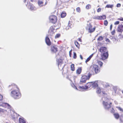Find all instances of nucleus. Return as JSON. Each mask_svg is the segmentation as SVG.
<instances>
[{"label":"nucleus","instance_id":"nucleus-1","mask_svg":"<svg viewBox=\"0 0 123 123\" xmlns=\"http://www.w3.org/2000/svg\"><path fill=\"white\" fill-rule=\"evenodd\" d=\"M10 95L11 97L16 99H18L21 96V94L19 89L17 88V89H16L12 91Z\"/></svg>","mask_w":123,"mask_h":123},{"label":"nucleus","instance_id":"nucleus-2","mask_svg":"<svg viewBox=\"0 0 123 123\" xmlns=\"http://www.w3.org/2000/svg\"><path fill=\"white\" fill-rule=\"evenodd\" d=\"M100 70V68L96 65H92L90 68V70L92 74H94L95 73L97 74L99 73Z\"/></svg>","mask_w":123,"mask_h":123},{"label":"nucleus","instance_id":"nucleus-3","mask_svg":"<svg viewBox=\"0 0 123 123\" xmlns=\"http://www.w3.org/2000/svg\"><path fill=\"white\" fill-rule=\"evenodd\" d=\"M102 99L103 100V104L105 108L106 109H107L111 107V103L109 104L107 102L105 101H107L108 98L106 97H103Z\"/></svg>","mask_w":123,"mask_h":123},{"label":"nucleus","instance_id":"nucleus-4","mask_svg":"<svg viewBox=\"0 0 123 123\" xmlns=\"http://www.w3.org/2000/svg\"><path fill=\"white\" fill-rule=\"evenodd\" d=\"M91 75V74L89 73L88 74L87 76L83 75L82 76L80 79V84H82V83H85L87 80H89Z\"/></svg>","mask_w":123,"mask_h":123},{"label":"nucleus","instance_id":"nucleus-5","mask_svg":"<svg viewBox=\"0 0 123 123\" xmlns=\"http://www.w3.org/2000/svg\"><path fill=\"white\" fill-rule=\"evenodd\" d=\"M92 82H89L84 86H79V88L80 91H82L83 90H86L90 88L91 87H92Z\"/></svg>","mask_w":123,"mask_h":123},{"label":"nucleus","instance_id":"nucleus-6","mask_svg":"<svg viewBox=\"0 0 123 123\" xmlns=\"http://www.w3.org/2000/svg\"><path fill=\"white\" fill-rule=\"evenodd\" d=\"M57 62L59 68L60 70H62L65 66V64L63 62L62 60L60 59H58L57 60Z\"/></svg>","mask_w":123,"mask_h":123},{"label":"nucleus","instance_id":"nucleus-7","mask_svg":"<svg viewBox=\"0 0 123 123\" xmlns=\"http://www.w3.org/2000/svg\"><path fill=\"white\" fill-rule=\"evenodd\" d=\"M92 26L90 24H87V26L86 27V29L88 30L89 32L91 33L93 32L95 30L96 27H94L92 28Z\"/></svg>","mask_w":123,"mask_h":123},{"label":"nucleus","instance_id":"nucleus-8","mask_svg":"<svg viewBox=\"0 0 123 123\" xmlns=\"http://www.w3.org/2000/svg\"><path fill=\"white\" fill-rule=\"evenodd\" d=\"M49 19L50 22L53 23L56 22L57 20V17L54 15L50 16L49 17Z\"/></svg>","mask_w":123,"mask_h":123},{"label":"nucleus","instance_id":"nucleus-9","mask_svg":"<svg viewBox=\"0 0 123 123\" xmlns=\"http://www.w3.org/2000/svg\"><path fill=\"white\" fill-rule=\"evenodd\" d=\"M53 26H51L49 30L48 31L49 36H53L54 34V30Z\"/></svg>","mask_w":123,"mask_h":123},{"label":"nucleus","instance_id":"nucleus-10","mask_svg":"<svg viewBox=\"0 0 123 123\" xmlns=\"http://www.w3.org/2000/svg\"><path fill=\"white\" fill-rule=\"evenodd\" d=\"M51 52L52 53H56L58 51L56 46L55 45L51 46Z\"/></svg>","mask_w":123,"mask_h":123},{"label":"nucleus","instance_id":"nucleus-11","mask_svg":"<svg viewBox=\"0 0 123 123\" xmlns=\"http://www.w3.org/2000/svg\"><path fill=\"white\" fill-rule=\"evenodd\" d=\"M108 56V52L104 53L101 56L102 59L103 60H105L106 59Z\"/></svg>","mask_w":123,"mask_h":123},{"label":"nucleus","instance_id":"nucleus-12","mask_svg":"<svg viewBox=\"0 0 123 123\" xmlns=\"http://www.w3.org/2000/svg\"><path fill=\"white\" fill-rule=\"evenodd\" d=\"M38 6L39 7H41L43 6H45L47 4V3H45V4H44L43 0H38L37 2Z\"/></svg>","mask_w":123,"mask_h":123},{"label":"nucleus","instance_id":"nucleus-13","mask_svg":"<svg viewBox=\"0 0 123 123\" xmlns=\"http://www.w3.org/2000/svg\"><path fill=\"white\" fill-rule=\"evenodd\" d=\"M29 9L31 10H35L37 9L32 4H30L28 6Z\"/></svg>","mask_w":123,"mask_h":123},{"label":"nucleus","instance_id":"nucleus-14","mask_svg":"<svg viewBox=\"0 0 123 123\" xmlns=\"http://www.w3.org/2000/svg\"><path fill=\"white\" fill-rule=\"evenodd\" d=\"M117 31L118 32L122 33L123 31V25H119Z\"/></svg>","mask_w":123,"mask_h":123},{"label":"nucleus","instance_id":"nucleus-15","mask_svg":"<svg viewBox=\"0 0 123 123\" xmlns=\"http://www.w3.org/2000/svg\"><path fill=\"white\" fill-rule=\"evenodd\" d=\"M54 30H57L59 28L61 27V23L60 22H58L57 24L54 25Z\"/></svg>","mask_w":123,"mask_h":123},{"label":"nucleus","instance_id":"nucleus-16","mask_svg":"<svg viewBox=\"0 0 123 123\" xmlns=\"http://www.w3.org/2000/svg\"><path fill=\"white\" fill-rule=\"evenodd\" d=\"M99 51L100 52L102 53H105L106 52H108L106 48L105 47H102L100 48L99 49Z\"/></svg>","mask_w":123,"mask_h":123},{"label":"nucleus","instance_id":"nucleus-17","mask_svg":"<svg viewBox=\"0 0 123 123\" xmlns=\"http://www.w3.org/2000/svg\"><path fill=\"white\" fill-rule=\"evenodd\" d=\"M1 105L2 106L7 108L8 109L10 108H11L9 104L6 103H3V104H1Z\"/></svg>","mask_w":123,"mask_h":123},{"label":"nucleus","instance_id":"nucleus-18","mask_svg":"<svg viewBox=\"0 0 123 123\" xmlns=\"http://www.w3.org/2000/svg\"><path fill=\"white\" fill-rule=\"evenodd\" d=\"M45 41L47 45L50 46L51 45V43L49 39L47 37H46Z\"/></svg>","mask_w":123,"mask_h":123},{"label":"nucleus","instance_id":"nucleus-19","mask_svg":"<svg viewBox=\"0 0 123 123\" xmlns=\"http://www.w3.org/2000/svg\"><path fill=\"white\" fill-rule=\"evenodd\" d=\"M98 81H95L93 83L92 82V87L95 88L98 86Z\"/></svg>","mask_w":123,"mask_h":123},{"label":"nucleus","instance_id":"nucleus-20","mask_svg":"<svg viewBox=\"0 0 123 123\" xmlns=\"http://www.w3.org/2000/svg\"><path fill=\"white\" fill-rule=\"evenodd\" d=\"M19 123H26V121L23 118H19Z\"/></svg>","mask_w":123,"mask_h":123},{"label":"nucleus","instance_id":"nucleus-21","mask_svg":"<svg viewBox=\"0 0 123 123\" xmlns=\"http://www.w3.org/2000/svg\"><path fill=\"white\" fill-rule=\"evenodd\" d=\"M82 69L81 67L79 68L76 71V73L78 74H80L81 72Z\"/></svg>","mask_w":123,"mask_h":123},{"label":"nucleus","instance_id":"nucleus-22","mask_svg":"<svg viewBox=\"0 0 123 123\" xmlns=\"http://www.w3.org/2000/svg\"><path fill=\"white\" fill-rule=\"evenodd\" d=\"M103 85L105 88H106L109 86V85L108 83L105 82L103 83Z\"/></svg>","mask_w":123,"mask_h":123},{"label":"nucleus","instance_id":"nucleus-23","mask_svg":"<svg viewBox=\"0 0 123 123\" xmlns=\"http://www.w3.org/2000/svg\"><path fill=\"white\" fill-rule=\"evenodd\" d=\"M93 54H92L90 56L87 58L86 60L85 61V62L86 63L88 62L91 59V58L93 56Z\"/></svg>","mask_w":123,"mask_h":123},{"label":"nucleus","instance_id":"nucleus-24","mask_svg":"<svg viewBox=\"0 0 123 123\" xmlns=\"http://www.w3.org/2000/svg\"><path fill=\"white\" fill-rule=\"evenodd\" d=\"M115 118L117 119H118L119 117V114L117 113H115L114 114Z\"/></svg>","mask_w":123,"mask_h":123},{"label":"nucleus","instance_id":"nucleus-25","mask_svg":"<svg viewBox=\"0 0 123 123\" xmlns=\"http://www.w3.org/2000/svg\"><path fill=\"white\" fill-rule=\"evenodd\" d=\"M113 6V5H106L105 8H112Z\"/></svg>","mask_w":123,"mask_h":123},{"label":"nucleus","instance_id":"nucleus-26","mask_svg":"<svg viewBox=\"0 0 123 123\" xmlns=\"http://www.w3.org/2000/svg\"><path fill=\"white\" fill-rule=\"evenodd\" d=\"M71 86L74 88H75V89H76L77 90L80 91V89L79 88V86L78 87V88H77L73 84H71Z\"/></svg>","mask_w":123,"mask_h":123},{"label":"nucleus","instance_id":"nucleus-27","mask_svg":"<svg viewBox=\"0 0 123 123\" xmlns=\"http://www.w3.org/2000/svg\"><path fill=\"white\" fill-rule=\"evenodd\" d=\"M71 69L73 71L75 70V67L74 65L73 64L71 65L70 66Z\"/></svg>","mask_w":123,"mask_h":123},{"label":"nucleus","instance_id":"nucleus-28","mask_svg":"<svg viewBox=\"0 0 123 123\" xmlns=\"http://www.w3.org/2000/svg\"><path fill=\"white\" fill-rule=\"evenodd\" d=\"M66 15V13L65 12H62L61 15V16L62 18L64 17Z\"/></svg>","mask_w":123,"mask_h":123},{"label":"nucleus","instance_id":"nucleus-29","mask_svg":"<svg viewBox=\"0 0 123 123\" xmlns=\"http://www.w3.org/2000/svg\"><path fill=\"white\" fill-rule=\"evenodd\" d=\"M110 39L112 40L113 42H115L116 41V38L114 36L111 37H110Z\"/></svg>","mask_w":123,"mask_h":123},{"label":"nucleus","instance_id":"nucleus-30","mask_svg":"<svg viewBox=\"0 0 123 123\" xmlns=\"http://www.w3.org/2000/svg\"><path fill=\"white\" fill-rule=\"evenodd\" d=\"M112 88L115 91V93H116V91L117 89V87L116 86H112Z\"/></svg>","mask_w":123,"mask_h":123},{"label":"nucleus","instance_id":"nucleus-31","mask_svg":"<svg viewBox=\"0 0 123 123\" xmlns=\"http://www.w3.org/2000/svg\"><path fill=\"white\" fill-rule=\"evenodd\" d=\"M97 93H100L101 92V90L99 88H97Z\"/></svg>","mask_w":123,"mask_h":123},{"label":"nucleus","instance_id":"nucleus-32","mask_svg":"<svg viewBox=\"0 0 123 123\" xmlns=\"http://www.w3.org/2000/svg\"><path fill=\"white\" fill-rule=\"evenodd\" d=\"M74 43L75 45L77 47L79 48V47L80 44L78 42L76 41Z\"/></svg>","mask_w":123,"mask_h":123},{"label":"nucleus","instance_id":"nucleus-33","mask_svg":"<svg viewBox=\"0 0 123 123\" xmlns=\"http://www.w3.org/2000/svg\"><path fill=\"white\" fill-rule=\"evenodd\" d=\"M98 64L100 65V67H101L102 66L103 63L102 62L100 61H98Z\"/></svg>","mask_w":123,"mask_h":123},{"label":"nucleus","instance_id":"nucleus-34","mask_svg":"<svg viewBox=\"0 0 123 123\" xmlns=\"http://www.w3.org/2000/svg\"><path fill=\"white\" fill-rule=\"evenodd\" d=\"M103 39V37L102 36H100L98 38L97 40L98 41H100L102 40Z\"/></svg>","mask_w":123,"mask_h":123},{"label":"nucleus","instance_id":"nucleus-35","mask_svg":"<svg viewBox=\"0 0 123 123\" xmlns=\"http://www.w3.org/2000/svg\"><path fill=\"white\" fill-rule=\"evenodd\" d=\"M60 36V34H58L56 35L55 36V38H57L59 37Z\"/></svg>","mask_w":123,"mask_h":123},{"label":"nucleus","instance_id":"nucleus-36","mask_svg":"<svg viewBox=\"0 0 123 123\" xmlns=\"http://www.w3.org/2000/svg\"><path fill=\"white\" fill-rule=\"evenodd\" d=\"M117 108H118V109L120 111L123 112V109H122L121 108L119 107H116Z\"/></svg>","mask_w":123,"mask_h":123},{"label":"nucleus","instance_id":"nucleus-37","mask_svg":"<svg viewBox=\"0 0 123 123\" xmlns=\"http://www.w3.org/2000/svg\"><path fill=\"white\" fill-rule=\"evenodd\" d=\"M76 11L77 12L80 13V7H77L76 9Z\"/></svg>","mask_w":123,"mask_h":123},{"label":"nucleus","instance_id":"nucleus-38","mask_svg":"<svg viewBox=\"0 0 123 123\" xmlns=\"http://www.w3.org/2000/svg\"><path fill=\"white\" fill-rule=\"evenodd\" d=\"M86 8L87 9H89L91 8V6L90 5L88 4L86 5Z\"/></svg>","mask_w":123,"mask_h":123},{"label":"nucleus","instance_id":"nucleus-39","mask_svg":"<svg viewBox=\"0 0 123 123\" xmlns=\"http://www.w3.org/2000/svg\"><path fill=\"white\" fill-rule=\"evenodd\" d=\"M76 54L74 52V55H73V57L74 59H76Z\"/></svg>","mask_w":123,"mask_h":123},{"label":"nucleus","instance_id":"nucleus-40","mask_svg":"<svg viewBox=\"0 0 123 123\" xmlns=\"http://www.w3.org/2000/svg\"><path fill=\"white\" fill-rule=\"evenodd\" d=\"M108 23V22L107 20H105L104 21V24L105 25L107 26V25Z\"/></svg>","mask_w":123,"mask_h":123},{"label":"nucleus","instance_id":"nucleus-41","mask_svg":"<svg viewBox=\"0 0 123 123\" xmlns=\"http://www.w3.org/2000/svg\"><path fill=\"white\" fill-rule=\"evenodd\" d=\"M102 17V19H104L106 18V17L104 15L103 16H101Z\"/></svg>","mask_w":123,"mask_h":123},{"label":"nucleus","instance_id":"nucleus-42","mask_svg":"<svg viewBox=\"0 0 123 123\" xmlns=\"http://www.w3.org/2000/svg\"><path fill=\"white\" fill-rule=\"evenodd\" d=\"M98 19L102 20L101 16H98Z\"/></svg>","mask_w":123,"mask_h":123},{"label":"nucleus","instance_id":"nucleus-43","mask_svg":"<svg viewBox=\"0 0 123 123\" xmlns=\"http://www.w3.org/2000/svg\"><path fill=\"white\" fill-rule=\"evenodd\" d=\"M101 9L100 8H99L97 10V11L98 12H99L101 11Z\"/></svg>","mask_w":123,"mask_h":123},{"label":"nucleus","instance_id":"nucleus-44","mask_svg":"<svg viewBox=\"0 0 123 123\" xmlns=\"http://www.w3.org/2000/svg\"><path fill=\"white\" fill-rule=\"evenodd\" d=\"M72 25L71 24H70V23H68V26L70 28H71V25Z\"/></svg>","mask_w":123,"mask_h":123},{"label":"nucleus","instance_id":"nucleus-45","mask_svg":"<svg viewBox=\"0 0 123 123\" xmlns=\"http://www.w3.org/2000/svg\"><path fill=\"white\" fill-rule=\"evenodd\" d=\"M117 19L120 21H123V18L122 17H121L120 18H118Z\"/></svg>","mask_w":123,"mask_h":123},{"label":"nucleus","instance_id":"nucleus-46","mask_svg":"<svg viewBox=\"0 0 123 123\" xmlns=\"http://www.w3.org/2000/svg\"><path fill=\"white\" fill-rule=\"evenodd\" d=\"M121 5L120 4L118 3L117 4V7H120L121 6Z\"/></svg>","mask_w":123,"mask_h":123},{"label":"nucleus","instance_id":"nucleus-47","mask_svg":"<svg viewBox=\"0 0 123 123\" xmlns=\"http://www.w3.org/2000/svg\"><path fill=\"white\" fill-rule=\"evenodd\" d=\"M119 21H117L114 24L115 25H117L119 24Z\"/></svg>","mask_w":123,"mask_h":123},{"label":"nucleus","instance_id":"nucleus-48","mask_svg":"<svg viewBox=\"0 0 123 123\" xmlns=\"http://www.w3.org/2000/svg\"><path fill=\"white\" fill-rule=\"evenodd\" d=\"M115 33V30H114L111 32V34L112 35H114Z\"/></svg>","mask_w":123,"mask_h":123},{"label":"nucleus","instance_id":"nucleus-49","mask_svg":"<svg viewBox=\"0 0 123 123\" xmlns=\"http://www.w3.org/2000/svg\"><path fill=\"white\" fill-rule=\"evenodd\" d=\"M3 96L1 95L0 94V101H1L2 100Z\"/></svg>","mask_w":123,"mask_h":123},{"label":"nucleus","instance_id":"nucleus-50","mask_svg":"<svg viewBox=\"0 0 123 123\" xmlns=\"http://www.w3.org/2000/svg\"><path fill=\"white\" fill-rule=\"evenodd\" d=\"M93 18L94 19H98V16H94L93 17Z\"/></svg>","mask_w":123,"mask_h":123},{"label":"nucleus","instance_id":"nucleus-51","mask_svg":"<svg viewBox=\"0 0 123 123\" xmlns=\"http://www.w3.org/2000/svg\"><path fill=\"white\" fill-rule=\"evenodd\" d=\"M70 28L68 26H67L65 28V29L67 30H69Z\"/></svg>","mask_w":123,"mask_h":123},{"label":"nucleus","instance_id":"nucleus-52","mask_svg":"<svg viewBox=\"0 0 123 123\" xmlns=\"http://www.w3.org/2000/svg\"><path fill=\"white\" fill-rule=\"evenodd\" d=\"M105 41L106 42H108L109 43H110V40H109V39H108V38H107L106 40H105Z\"/></svg>","mask_w":123,"mask_h":123},{"label":"nucleus","instance_id":"nucleus-53","mask_svg":"<svg viewBox=\"0 0 123 123\" xmlns=\"http://www.w3.org/2000/svg\"><path fill=\"white\" fill-rule=\"evenodd\" d=\"M112 27V24H111L110 25V30H111Z\"/></svg>","mask_w":123,"mask_h":123},{"label":"nucleus","instance_id":"nucleus-54","mask_svg":"<svg viewBox=\"0 0 123 123\" xmlns=\"http://www.w3.org/2000/svg\"><path fill=\"white\" fill-rule=\"evenodd\" d=\"M72 52V50H71L69 52V55H70V57H71V53Z\"/></svg>","mask_w":123,"mask_h":123},{"label":"nucleus","instance_id":"nucleus-55","mask_svg":"<svg viewBox=\"0 0 123 123\" xmlns=\"http://www.w3.org/2000/svg\"><path fill=\"white\" fill-rule=\"evenodd\" d=\"M102 92L103 94H106V95L107 94L106 93H105L104 92L102 91Z\"/></svg>","mask_w":123,"mask_h":123},{"label":"nucleus","instance_id":"nucleus-56","mask_svg":"<svg viewBox=\"0 0 123 123\" xmlns=\"http://www.w3.org/2000/svg\"><path fill=\"white\" fill-rule=\"evenodd\" d=\"M78 40L79 41H80V42H81V38H78Z\"/></svg>","mask_w":123,"mask_h":123},{"label":"nucleus","instance_id":"nucleus-57","mask_svg":"<svg viewBox=\"0 0 123 123\" xmlns=\"http://www.w3.org/2000/svg\"><path fill=\"white\" fill-rule=\"evenodd\" d=\"M80 58H81V59H83V57L82 56V55H80Z\"/></svg>","mask_w":123,"mask_h":123},{"label":"nucleus","instance_id":"nucleus-58","mask_svg":"<svg viewBox=\"0 0 123 123\" xmlns=\"http://www.w3.org/2000/svg\"><path fill=\"white\" fill-rule=\"evenodd\" d=\"M120 121L122 122H123V120L121 118H120Z\"/></svg>","mask_w":123,"mask_h":123},{"label":"nucleus","instance_id":"nucleus-59","mask_svg":"<svg viewBox=\"0 0 123 123\" xmlns=\"http://www.w3.org/2000/svg\"><path fill=\"white\" fill-rule=\"evenodd\" d=\"M3 103H2V102H1V103L0 102V106H2L1 105V104H3Z\"/></svg>","mask_w":123,"mask_h":123},{"label":"nucleus","instance_id":"nucleus-60","mask_svg":"<svg viewBox=\"0 0 123 123\" xmlns=\"http://www.w3.org/2000/svg\"><path fill=\"white\" fill-rule=\"evenodd\" d=\"M26 0H24V2L25 3V2H26Z\"/></svg>","mask_w":123,"mask_h":123},{"label":"nucleus","instance_id":"nucleus-61","mask_svg":"<svg viewBox=\"0 0 123 123\" xmlns=\"http://www.w3.org/2000/svg\"><path fill=\"white\" fill-rule=\"evenodd\" d=\"M12 86V85H9V87H10V86Z\"/></svg>","mask_w":123,"mask_h":123},{"label":"nucleus","instance_id":"nucleus-62","mask_svg":"<svg viewBox=\"0 0 123 123\" xmlns=\"http://www.w3.org/2000/svg\"><path fill=\"white\" fill-rule=\"evenodd\" d=\"M14 87H16V88H17V86H16V85H14Z\"/></svg>","mask_w":123,"mask_h":123},{"label":"nucleus","instance_id":"nucleus-63","mask_svg":"<svg viewBox=\"0 0 123 123\" xmlns=\"http://www.w3.org/2000/svg\"><path fill=\"white\" fill-rule=\"evenodd\" d=\"M33 0H31V1H33Z\"/></svg>","mask_w":123,"mask_h":123},{"label":"nucleus","instance_id":"nucleus-64","mask_svg":"<svg viewBox=\"0 0 123 123\" xmlns=\"http://www.w3.org/2000/svg\"><path fill=\"white\" fill-rule=\"evenodd\" d=\"M122 93H123V90L122 91Z\"/></svg>","mask_w":123,"mask_h":123}]
</instances>
